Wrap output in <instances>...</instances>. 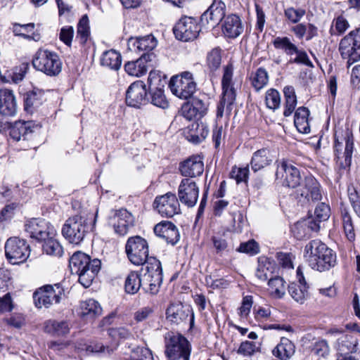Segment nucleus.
Instances as JSON below:
<instances>
[{"label": "nucleus", "instance_id": "79ce46f5", "mask_svg": "<svg viewBox=\"0 0 360 360\" xmlns=\"http://www.w3.org/2000/svg\"><path fill=\"white\" fill-rule=\"evenodd\" d=\"M44 240L43 250L47 255L56 257H61L63 253V249L60 243L51 236H49Z\"/></svg>", "mask_w": 360, "mask_h": 360}, {"label": "nucleus", "instance_id": "774afa93", "mask_svg": "<svg viewBox=\"0 0 360 360\" xmlns=\"http://www.w3.org/2000/svg\"><path fill=\"white\" fill-rule=\"evenodd\" d=\"M233 74V66L232 63L227 64L224 68V74L222 77V86H233L232 78Z\"/></svg>", "mask_w": 360, "mask_h": 360}, {"label": "nucleus", "instance_id": "473e14b6", "mask_svg": "<svg viewBox=\"0 0 360 360\" xmlns=\"http://www.w3.org/2000/svg\"><path fill=\"white\" fill-rule=\"evenodd\" d=\"M70 323L67 321L48 320L44 323L46 333L56 336H65L70 332Z\"/></svg>", "mask_w": 360, "mask_h": 360}, {"label": "nucleus", "instance_id": "a19ab883", "mask_svg": "<svg viewBox=\"0 0 360 360\" xmlns=\"http://www.w3.org/2000/svg\"><path fill=\"white\" fill-rule=\"evenodd\" d=\"M268 82V72L264 68H258L251 76V84L257 91L264 88Z\"/></svg>", "mask_w": 360, "mask_h": 360}, {"label": "nucleus", "instance_id": "4468645a", "mask_svg": "<svg viewBox=\"0 0 360 360\" xmlns=\"http://www.w3.org/2000/svg\"><path fill=\"white\" fill-rule=\"evenodd\" d=\"M353 34L349 32L341 39L339 46L341 56L347 60L349 65L360 60V39H354Z\"/></svg>", "mask_w": 360, "mask_h": 360}, {"label": "nucleus", "instance_id": "e2e57ef3", "mask_svg": "<svg viewBox=\"0 0 360 360\" xmlns=\"http://www.w3.org/2000/svg\"><path fill=\"white\" fill-rule=\"evenodd\" d=\"M74 37V29L72 26H65L61 28L59 38L66 45L70 46Z\"/></svg>", "mask_w": 360, "mask_h": 360}, {"label": "nucleus", "instance_id": "0e129e2a", "mask_svg": "<svg viewBox=\"0 0 360 360\" xmlns=\"http://www.w3.org/2000/svg\"><path fill=\"white\" fill-rule=\"evenodd\" d=\"M312 352L318 356H325L329 353V347L326 340H319L314 343Z\"/></svg>", "mask_w": 360, "mask_h": 360}, {"label": "nucleus", "instance_id": "b1692460", "mask_svg": "<svg viewBox=\"0 0 360 360\" xmlns=\"http://www.w3.org/2000/svg\"><path fill=\"white\" fill-rule=\"evenodd\" d=\"M244 27L239 16L235 14L227 15L222 25V32L229 38H236L243 32Z\"/></svg>", "mask_w": 360, "mask_h": 360}, {"label": "nucleus", "instance_id": "0eeeda50", "mask_svg": "<svg viewBox=\"0 0 360 360\" xmlns=\"http://www.w3.org/2000/svg\"><path fill=\"white\" fill-rule=\"evenodd\" d=\"M169 88L173 94L181 99L191 97L196 90V83L190 72H184L173 76L169 82Z\"/></svg>", "mask_w": 360, "mask_h": 360}, {"label": "nucleus", "instance_id": "052dcab7", "mask_svg": "<svg viewBox=\"0 0 360 360\" xmlns=\"http://www.w3.org/2000/svg\"><path fill=\"white\" fill-rule=\"evenodd\" d=\"M108 334L115 340H126L130 338L131 336V332L124 327L110 328L108 330Z\"/></svg>", "mask_w": 360, "mask_h": 360}, {"label": "nucleus", "instance_id": "cd10ccee", "mask_svg": "<svg viewBox=\"0 0 360 360\" xmlns=\"http://www.w3.org/2000/svg\"><path fill=\"white\" fill-rule=\"evenodd\" d=\"M191 310L181 303L171 304L167 309V319L172 323L179 324L186 321Z\"/></svg>", "mask_w": 360, "mask_h": 360}, {"label": "nucleus", "instance_id": "7c9ffc66", "mask_svg": "<svg viewBox=\"0 0 360 360\" xmlns=\"http://www.w3.org/2000/svg\"><path fill=\"white\" fill-rule=\"evenodd\" d=\"M272 162L270 152L266 148L257 150L252 155L250 165L252 169L256 172L269 165Z\"/></svg>", "mask_w": 360, "mask_h": 360}, {"label": "nucleus", "instance_id": "680f3d73", "mask_svg": "<svg viewBox=\"0 0 360 360\" xmlns=\"http://www.w3.org/2000/svg\"><path fill=\"white\" fill-rule=\"evenodd\" d=\"M212 241L216 250L217 254H221L223 252L226 250L228 248V243L224 236H214L212 238Z\"/></svg>", "mask_w": 360, "mask_h": 360}, {"label": "nucleus", "instance_id": "f704fd0d", "mask_svg": "<svg viewBox=\"0 0 360 360\" xmlns=\"http://www.w3.org/2000/svg\"><path fill=\"white\" fill-rule=\"evenodd\" d=\"M309 115V110L305 107H300L295 111L294 124L300 133L308 134L310 131Z\"/></svg>", "mask_w": 360, "mask_h": 360}, {"label": "nucleus", "instance_id": "bb28decb", "mask_svg": "<svg viewBox=\"0 0 360 360\" xmlns=\"http://www.w3.org/2000/svg\"><path fill=\"white\" fill-rule=\"evenodd\" d=\"M17 105L12 91L0 89V114L5 116H13L15 114Z\"/></svg>", "mask_w": 360, "mask_h": 360}, {"label": "nucleus", "instance_id": "37998d69", "mask_svg": "<svg viewBox=\"0 0 360 360\" xmlns=\"http://www.w3.org/2000/svg\"><path fill=\"white\" fill-rule=\"evenodd\" d=\"M341 214L342 219V227L345 236L349 241H354L355 240L356 235L352 217L345 208L341 210Z\"/></svg>", "mask_w": 360, "mask_h": 360}, {"label": "nucleus", "instance_id": "6ab92c4d", "mask_svg": "<svg viewBox=\"0 0 360 360\" xmlns=\"http://www.w3.org/2000/svg\"><path fill=\"white\" fill-rule=\"evenodd\" d=\"M25 231L37 240H46L52 234L49 223L41 219H32L25 224Z\"/></svg>", "mask_w": 360, "mask_h": 360}, {"label": "nucleus", "instance_id": "603ef678", "mask_svg": "<svg viewBox=\"0 0 360 360\" xmlns=\"http://www.w3.org/2000/svg\"><path fill=\"white\" fill-rule=\"evenodd\" d=\"M354 143L353 140L347 136L345 139V151L342 155V158H345L344 162H340V165L343 167H349L351 164L352 155L353 153Z\"/></svg>", "mask_w": 360, "mask_h": 360}, {"label": "nucleus", "instance_id": "39448f33", "mask_svg": "<svg viewBox=\"0 0 360 360\" xmlns=\"http://www.w3.org/2000/svg\"><path fill=\"white\" fill-rule=\"evenodd\" d=\"M89 230L87 219L81 215H75L66 220L62 229V233L70 243L79 244Z\"/></svg>", "mask_w": 360, "mask_h": 360}, {"label": "nucleus", "instance_id": "aec40b11", "mask_svg": "<svg viewBox=\"0 0 360 360\" xmlns=\"http://www.w3.org/2000/svg\"><path fill=\"white\" fill-rule=\"evenodd\" d=\"M158 44L155 37L152 34L143 37H131L128 40V48L134 52H143V53H153V50Z\"/></svg>", "mask_w": 360, "mask_h": 360}, {"label": "nucleus", "instance_id": "3c124183", "mask_svg": "<svg viewBox=\"0 0 360 360\" xmlns=\"http://www.w3.org/2000/svg\"><path fill=\"white\" fill-rule=\"evenodd\" d=\"M306 11L303 8H295L293 7H288L284 10V15L288 20L291 23L296 24L305 15Z\"/></svg>", "mask_w": 360, "mask_h": 360}, {"label": "nucleus", "instance_id": "5fc2aeb1", "mask_svg": "<svg viewBox=\"0 0 360 360\" xmlns=\"http://www.w3.org/2000/svg\"><path fill=\"white\" fill-rule=\"evenodd\" d=\"M146 265V272L145 274H162L160 262L155 257H148L143 264Z\"/></svg>", "mask_w": 360, "mask_h": 360}, {"label": "nucleus", "instance_id": "f3484780", "mask_svg": "<svg viewBox=\"0 0 360 360\" xmlns=\"http://www.w3.org/2000/svg\"><path fill=\"white\" fill-rule=\"evenodd\" d=\"M147 90L142 81L132 83L126 94V103L128 105L139 108L146 103Z\"/></svg>", "mask_w": 360, "mask_h": 360}, {"label": "nucleus", "instance_id": "6e6552de", "mask_svg": "<svg viewBox=\"0 0 360 360\" xmlns=\"http://www.w3.org/2000/svg\"><path fill=\"white\" fill-rule=\"evenodd\" d=\"M63 294V289L59 284H56L54 286L51 285H44L34 292V304L39 309L42 307L49 308L53 304L59 303Z\"/></svg>", "mask_w": 360, "mask_h": 360}, {"label": "nucleus", "instance_id": "9d476101", "mask_svg": "<svg viewBox=\"0 0 360 360\" xmlns=\"http://www.w3.org/2000/svg\"><path fill=\"white\" fill-rule=\"evenodd\" d=\"M5 252L8 260L15 264L27 260L30 254V249L25 240L13 237L7 240L5 244Z\"/></svg>", "mask_w": 360, "mask_h": 360}, {"label": "nucleus", "instance_id": "58836bf2", "mask_svg": "<svg viewBox=\"0 0 360 360\" xmlns=\"http://www.w3.org/2000/svg\"><path fill=\"white\" fill-rule=\"evenodd\" d=\"M285 96V110L283 115L285 117L290 116L294 111L297 105V96L293 86H287L283 89Z\"/></svg>", "mask_w": 360, "mask_h": 360}, {"label": "nucleus", "instance_id": "4d7b16f0", "mask_svg": "<svg viewBox=\"0 0 360 360\" xmlns=\"http://www.w3.org/2000/svg\"><path fill=\"white\" fill-rule=\"evenodd\" d=\"M237 250L250 255H256L259 252V248L257 243L254 240H250L246 243H241Z\"/></svg>", "mask_w": 360, "mask_h": 360}, {"label": "nucleus", "instance_id": "09e8293b", "mask_svg": "<svg viewBox=\"0 0 360 360\" xmlns=\"http://www.w3.org/2000/svg\"><path fill=\"white\" fill-rule=\"evenodd\" d=\"M34 25L33 23H29L26 25H15L13 26V32L15 35L22 36L25 39H33L34 41H37L39 39V34H33V37L27 34V33L30 32L33 30Z\"/></svg>", "mask_w": 360, "mask_h": 360}, {"label": "nucleus", "instance_id": "6e6d98bb", "mask_svg": "<svg viewBox=\"0 0 360 360\" xmlns=\"http://www.w3.org/2000/svg\"><path fill=\"white\" fill-rule=\"evenodd\" d=\"M179 114L188 120L201 118L189 102L185 103L181 106Z\"/></svg>", "mask_w": 360, "mask_h": 360}, {"label": "nucleus", "instance_id": "f8f14e48", "mask_svg": "<svg viewBox=\"0 0 360 360\" xmlns=\"http://www.w3.org/2000/svg\"><path fill=\"white\" fill-rule=\"evenodd\" d=\"M134 217L126 209L112 210L109 217V224L119 236L126 235L129 229L134 226Z\"/></svg>", "mask_w": 360, "mask_h": 360}, {"label": "nucleus", "instance_id": "864d4df0", "mask_svg": "<svg viewBox=\"0 0 360 360\" xmlns=\"http://www.w3.org/2000/svg\"><path fill=\"white\" fill-rule=\"evenodd\" d=\"M223 96L221 103L226 105V108H229L233 105L236 100V94L233 86H222Z\"/></svg>", "mask_w": 360, "mask_h": 360}, {"label": "nucleus", "instance_id": "a18cd8bd", "mask_svg": "<svg viewBox=\"0 0 360 360\" xmlns=\"http://www.w3.org/2000/svg\"><path fill=\"white\" fill-rule=\"evenodd\" d=\"M274 47L283 50L287 55H292L297 51V46L287 37H278L273 41Z\"/></svg>", "mask_w": 360, "mask_h": 360}, {"label": "nucleus", "instance_id": "c756f323", "mask_svg": "<svg viewBox=\"0 0 360 360\" xmlns=\"http://www.w3.org/2000/svg\"><path fill=\"white\" fill-rule=\"evenodd\" d=\"M295 352L293 342L288 338H282L280 342L273 349V354L281 360L290 359Z\"/></svg>", "mask_w": 360, "mask_h": 360}, {"label": "nucleus", "instance_id": "13d9d810", "mask_svg": "<svg viewBox=\"0 0 360 360\" xmlns=\"http://www.w3.org/2000/svg\"><path fill=\"white\" fill-rule=\"evenodd\" d=\"M315 219L318 221H323L328 219L330 216V207L326 203L321 202L315 209Z\"/></svg>", "mask_w": 360, "mask_h": 360}, {"label": "nucleus", "instance_id": "ea45409f", "mask_svg": "<svg viewBox=\"0 0 360 360\" xmlns=\"http://www.w3.org/2000/svg\"><path fill=\"white\" fill-rule=\"evenodd\" d=\"M142 278L139 274L136 271H131L125 280V291L129 294L134 295L139 291L140 288H142Z\"/></svg>", "mask_w": 360, "mask_h": 360}, {"label": "nucleus", "instance_id": "f257e3e1", "mask_svg": "<svg viewBox=\"0 0 360 360\" xmlns=\"http://www.w3.org/2000/svg\"><path fill=\"white\" fill-rule=\"evenodd\" d=\"M304 257L311 269L320 272L334 267L336 254L320 240H312L304 247Z\"/></svg>", "mask_w": 360, "mask_h": 360}, {"label": "nucleus", "instance_id": "f03ea898", "mask_svg": "<svg viewBox=\"0 0 360 360\" xmlns=\"http://www.w3.org/2000/svg\"><path fill=\"white\" fill-rule=\"evenodd\" d=\"M101 262L80 251L75 252L70 259L69 266L72 274L78 276L79 282L89 288L101 269Z\"/></svg>", "mask_w": 360, "mask_h": 360}, {"label": "nucleus", "instance_id": "de8ad7c7", "mask_svg": "<svg viewBox=\"0 0 360 360\" xmlns=\"http://www.w3.org/2000/svg\"><path fill=\"white\" fill-rule=\"evenodd\" d=\"M150 91L151 92L152 104L162 109L167 108L168 102L162 88H156Z\"/></svg>", "mask_w": 360, "mask_h": 360}, {"label": "nucleus", "instance_id": "4c0bfd02", "mask_svg": "<svg viewBox=\"0 0 360 360\" xmlns=\"http://www.w3.org/2000/svg\"><path fill=\"white\" fill-rule=\"evenodd\" d=\"M274 269V264L268 259H259L256 270V276L261 281H266L269 278H272Z\"/></svg>", "mask_w": 360, "mask_h": 360}, {"label": "nucleus", "instance_id": "4be33fe9", "mask_svg": "<svg viewBox=\"0 0 360 360\" xmlns=\"http://www.w3.org/2000/svg\"><path fill=\"white\" fill-rule=\"evenodd\" d=\"M155 58L154 53H143L139 59L126 63L124 70L129 75L141 77L147 72V62L152 61Z\"/></svg>", "mask_w": 360, "mask_h": 360}, {"label": "nucleus", "instance_id": "49530a36", "mask_svg": "<svg viewBox=\"0 0 360 360\" xmlns=\"http://www.w3.org/2000/svg\"><path fill=\"white\" fill-rule=\"evenodd\" d=\"M221 63V49H213L207 56V65L211 72L217 70Z\"/></svg>", "mask_w": 360, "mask_h": 360}, {"label": "nucleus", "instance_id": "393cba45", "mask_svg": "<svg viewBox=\"0 0 360 360\" xmlns=\"http://www.w3.org/2000/svg\"><path fill=\"white\" fill-rule=\"evenodd\" d=\"M77 312L85 321H92L101 314L102 308L97 301L89 299L80 302Z\"/></svg>", "mask_w": 360, "mask_h": 360}, {"label": "nucleus", "instance_id": "a211bd4d", "mask_svg": "<svg viewBox=\"0 0 360 360\" xmlns=\"http://www.w3.org/2000/svg\"><path fill=\"white\" fill-rule=\"evenodd\" d=\"M226 5L222 0H214L208 9L201 15L202 23L206 22L212 27L218 25L225 17Z\"/></svg>", "mask_w": 360, "mask_h": 360}, {"label": "nucleus", "instance_id": "20e7f679", "mask_svg": "<svg viewBox=\"0 0 360 360\" xmlns=\"http://www.w3.org/2000/svg\"><path fill=\"white\" fill-rule=\"evenodd\" d=\"M34 68L49 76H56L62 70V62L58 55L45 49H39L33 60Z\"/></svg>", "mask_w": 360, "mask_h": 360}, {"label": "nucleus", "instance_id": "ddd939ff", "mask_svg": "<svg viewBox=\"0 0 360 360\" xmlns=\"http://www.w3.org/2000/svg\"><path fill=\"white\" fill-rule=\"evenodd\" d=\"M154 205L162 217H172L180 212V205L175 194L167 193L155 198Z\"/></svg>", "mask_w": 360, "mask_h": 360}, {"label": "nucleus", "instance_id": "8fccbe9b", "mask_svg": "<svg viewBox=\"0 0 360 360\" xmlns=\"http://www.w3.org/2000/svg\"><path fill=\"white\" fill-rule=\"evenodd\" d=\"M265 101L267 108L272 110L278 108L281 104L279 92L274 89H269L266 92Z\"/></svg>", "mask_w": 360, "mask_h": 360}, {"label": "nucleus", "instance_id": "bf43d9fd", "mask_svg": "<svg viewBox=\"0 0 360 360\" xmlns=\"http://www.w3.org/2000/svg\"><path fill=\"white\" fill-rule=\"evenodd\" d=\"M189 103L194 107L200 117H203L207 113L208 104L205 99L194 97Z\"/></svg>", "mask_w": 360, "mask_h": 360}, {"label": "nucleus", "instance_id": "2eb2a0df", "mask_svg": "<svg viewBox=\"0 0 360 360\" xmlns=\"http://www.w3.org/2000/svg\"><path fill=\"white\" fill-rule=\"evenodd\" d=\"M297 193L307 202L319 201L321 199V186L311 175L306 176L300 182Z\"/></svg>", "mask_w": 360, "mask_h": 360}, {"label": "nucleus", "instance_id": "2f4dec72", "mask_svg": "<svg viewBox=\"0 0 360 360\" xmlns=\"http://www.w3.org/2000/svg\"><path fill=\"white\" fill-rule=\"evenodd\" d=\"M358 347L357 339L352 334L342 335L337 341L338 350L344 354L356 352Z\"/></svg>", "mask_w": 360, "mask_h": 360}, {"label": "nucleus", "instance_id": "338daca9", "mask_svg": "<svg viewBox=\"0 0 360 360\" xmlns=\"http://www.w3.org/2000/svg\"><path fill=\"white\" fill-rule=\"evenodd\" d=\"M252 297L250 295L245 296L242 301V304L239 308V315L241 317L246 318L250 312L251 307L252 306Z\"/></svg>", "mask_w": 360, "mask_h": 360}, {"label": "nucleus", "instance_id": "7ed1b4c3", "mask_svg": "<svg viewBox=\"0 0 360 360\" xmlns=\"http://www.w3.org/2000/svg\"><path fill=\"white\" fill-rule=\"evenodd\" d=\"M165 347L167 360H190L191 345L182 335L167 332L165 335Z\"/></svg>", "mask_w": 360, "mask_h": 360}, {"label": "nucleus", "instance_id": "9b49d317", "mask_svg": "<svg viewBox=\"0 0 360 360\" xmlns=\"http://www.w3.org/2000/svg\"><path fill=\"white\" fill-rule=\"evenodd\" d=\"M173 30L176 39L188 41L197 38L200 27L196 19L185 16L176 22Z\"/></svg>", "mask_w": 360, "mask_h": 360}, {"label": "nucleus", "instance_id": "a878e982", "mask_svg": "<svg viewBox=\"0 0 360 360\" xmlns=\"http://www.w3.org/2000/svg\"><path fill=\"white\" fill-rule=\"evenodd\" d=\"M209 133L207 126L198 122L191 124L184 131L186 139L193 143H199L207 137Z\"/></svg>", "mask_w": 360, "mask_h": 360}, {"label": "nucleus", "instance_id": "412c9836", "mask_svg": "<svg viewBox=\"0 0 360 360\" xmlns=\"http://www.w3.org/2000/svg\"><path fill=\"white\" fill-rule=\"evenodd\" d=\"M154 233L158 237L165 239L167 243L175 245L179 240V233L176 226L171 221H162L154 227Z\"/></svg>", "mask_w": 360, "mask_h": 360}, {"label": "nucleus", "instance_id": "5701e85b", "mask_svg": "<svg viewBox=\"0 0 360 360\" xmlns=\"http://www.w3.org/2000/svg\"><path fill=\"white\" fill-rule=\"evenodd\" d=\"M204 164L202 158L194 155L188 158L180 165V171L183 176L195 177L202 174Z\"/></svg>", "mask_w": 360, "mask_h": 360}, {"label": "nucleus", "instance_id": "e433bc0d", "mask_svg": "<svg viewBox=\"0 0 360 360\" xmlns=\"http://www.w3.org/2000/svg\"><path fill=\"white\" fill-rule=\"evenodd\" d=\"M285 282L283 278L275 276L268 281V290L274 298H282L285 294Z\"/></svg>", "mask_w": 360, "mask_h": 360}, {"label": "nucleus", "instance_id": "72a5a7b5", "mask_svg": "<svg viewBox=\"0 0 360 360\" xmlns=\"http://www.w3.org/2000/svg\"><path fill=\"white\" fill-rule=\"evenodd\" d=\"M32 133L30 122H15L10 129L11 137L17 141L30 139Z\"/></svg>", "mask_w": 360, "mask_h": 360}, {"label": "nucleus", "instance_id": "423d86ee", "mask_svg": "<svg viewBox=\"0 0 360 360\" xmlns=\"http://www.w3.org/2000/svg\"><path fill=\"white\" fill-rule=\"evenodd\" d=\"M125 252L132 264L143 265L148 256L147 240L139 236L129 237L125 244Z\"/></svg>", "mask_w": 360, "mask_h": 360}, {"label": "nucleus", "instance_id": "c9c22d12", "mask_svg": "<svg viewBox=\"0 0 360 360\" xmlns=\"http://www.w3.org/2000/svg\"><path fill=\"white\" fill-rule=\"evenodd\" d=\"M101 64L112 70H117L122 64L121 54L114 49L106 51L101 56Z\"/></svg>", "mask_w": 360, "mask_h": 360}, {"label": "nucleus", "instance_id": "1a4fd4ad", "mask_svg": "<svg viewBox=\"0 0 360 360\" xmlns=\"http://www.w3.org/2000/svg\"><path fill=\"white\" fill-rule=\"evenodd\" d=\"M276 179L280 181L283 186L292 188H297L302 181L299 169L291 161L285 159L281 160L278 164Z\"/></svg>", "mask_w": 360, "mask_h": 360}, {"label": "nucleus", "instance_id": "dca6fc26", "mask_svg": "<svg viewBox=\"0 0 360 360\" xmlns=\"http://www.w3.org/2000/svg\"><path fill=\"white\" fill-rule=\"evenodd\" d=\"M199 188L191 179H183L179 186V200L189 207H193L198 199Z\"/></svg>", "mask_w": 360, "mask_h": 360}, {"label": "nucleus", "instance_id": "69168bd1", "mask_svg": "<svg viewBox=\"0 0 360 360\" xmlns=\"http://www.w3.org/2000/svg\"><path fill=\"white\" fill-rule=\"evenodd\" d=\"M257 349V347L255 342L245 341L240 344L238 349V353L243 354L245 356H250L252 355L256 352Z\"/></svg>", "mask_w": 360, "mask_h": 360}, {"label": "nucleus", "instance_id": "c85d7f7f", "mask_svg": "<svg viewBox=\"0 0 360 360\" xmlns=\"http://www.w3.org/2000/svg\"><path fill=\"white\" fill-rule=\"evenodd\" d=\"M299 277V283H292L288 285V292L295 301L302 304L308 297L307 288L306 283L300 270L298 269L297 271Z\"/></svg>", "mask_w": 360, "mask_h": 360}, {"label": "nucleus", "instance_id": "c03bdc74", "mask_svg": "<svg viewBox=\"0 0 360 360\" xmlns=\"http://www.w3.org/2000/svg\"><path fill=\"white\" fill-rule=\"evenodd\" d=\"M89 33V18L84 15L78 22L76 39L80 44H84L86 42Z\"/></svg>", "mask_w": 360, "mask_h": 360}]
</instances>
